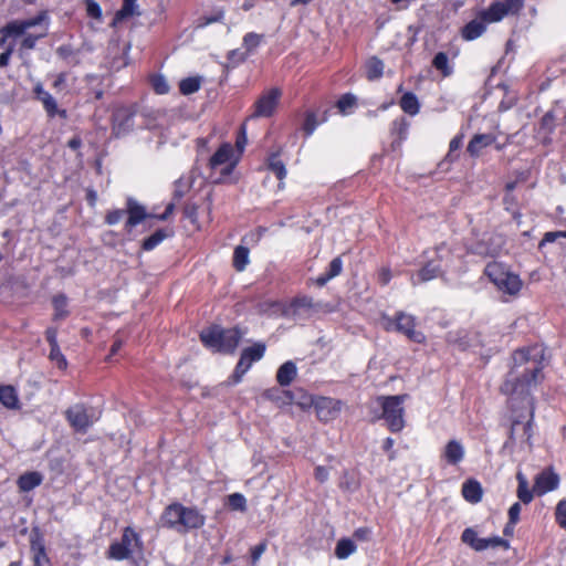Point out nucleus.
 <instances>
[{"mask_svg":"<svg viewBox=\"0 0 566 566\" xmlns=\"http://www.w3.org/2000/svg\"><path fill=\"white\" fill-rule=\"evenodd\" d=\"M545 348L542 345L516 350L501 391L512 409L511 439L528 442L532 437L534 401L532 391L544 379Z\"/></svg>","mask_w":566,"mask_h":566,"instance_id":"nucleus-1","label":"nucleus"},{"mask_svg":"<svg viewBox=\"0 0 566 566\" xmlns=\"http://www.w3.org/2000/svg\"><path fill=\"white\" fill-rule=\"evenodd\" d=\"M49 27L50 17L45 11L32 18L14 21L2 30L3 35L0 39V46L4 45L8 39L13 41L21 39L22 48L30 50L39 39L48 34Z\"/></svg>","mask_w":566,"mask_h":566,"instance_id":"nucleus-2","label":"nucleus"},{"mask_svg":"<svg viewBox=\"0 0 566 566\" xmlns=\"http://www.w3.org/2000/svg\"><path fill=\"white\" fill-rule=\"evenodd\" d=\"M239 160V151H235L233 145L229 143L222 144L209 160L211 177L218 182L226 181Z\"/></svg>","mask_w":566,"mask_h":566,"instance_id":"nucleus-3","label":"nucleus"},{"mask_svg":"<svg viewBox=\"0 0 566 566\" xmlns=\"http://www.w3.org/2000/svg\"><path fill=\"white\" fill-rule=\"evenodd\" d=\"M485 275L505 294L515 295L522 287V281L517 274L512 272L505 264L491 262L485 268Z\"/></svg>","mask_w":566,"mask_h":566,"instance_id":"nucleus-4","label":"nucleus"},{"mask_svg":"<svg viewBox=\"0 0 566 566\" xmlns=\"http://www.w3.org/2000/svg\"><path fill=\"white\" fill-rule=\"evenodd\" d=\"M407 398V395H397L381 396L376 399L377 405L382 409V418L386 420L389 429L394 432H399L405 427L403 403Z\"/></svg>","mask_w":566,"mask_h":566,"instance_id":"nucleus-5","label":"nucleus"},{"mask_svg":"<svg viewBox=\"0 0 566 566\" xmlns=\"http://www.w3.org/2000/svg\"><path fill=\"white\" fill-rule=\"evenodd\" d=\"M381 326L388 332H398L415 343H424L426 336L416 329V318L406 313H399L396 317L382 316Z\"/></svg>","mask_w":566,"mask_h":566,"instance_id":"nucleus-6","label":"nucleus"},{"mask_svg":"<svg viewBox=\"0 0 566 566\" xmlns=\"http://www.w3.org/2000/svg\"><path fill=\"white\" fill-rule=\"evenodd\" d=\"M142 552V542L133 528H125L122 541L113 543L108 551V556L113 559L122 560L133 558Z\"/></svg>","mask_w":566,"mask_h":566,"instance_id":"nucleus-7","label":"nucleus"},{"mask_svg":"<svg viewBox=\"0 0 566 566\" xmlns=\"http://www.w3.org/2000/svg\"><path fill=\"white\" fill-rule=\"evenodd\" d=\"M66 419L71 427L76 431H86L99 418V411L84 405L70 407L66 412Z\"/></svg>","mask_w":566,"mask_h":566,"instance_id":"nucleus-8","label":"nucleus"},{"mask_svg":"<svg viewBox=\"0 0 566 566\" xmlns=\"http://www.w3.org/2000/svg\"><path fill=\"white\" fill-rule=\"evenodd\" d=\"M523 8V0H500L481 11V19L488 23H496L509 14H516Z\"/></svg>","mask_w":566,"mask_h":566,"instance_id":"nucleus-9","label":"nucleus"},{"mask_svg":"<svg viewBox=\"0 0 566 566\" xmlns=\"http://www.w3.org/2000/svg\"><path fill=\"white\" fill-rule=\"evenodd\" d=\"M463 543L468 544L471 548L476 552L485 551L489 548H497L502 547L503 549L510 548V543L500 537V536H491L488 538H481L478 536L476 532L472 528H465L462 533Z\"/></svg>","mask_w":566,"mask_h":566,"instance_id":"nucleus-10","label":"nucleus"},{"mask_svg":"<svg viewBox=\"0 0 566 566\" xmlns=\"http://www.w3.org/2000/svg\"><path fill=\"white\" fill-rule=\"evenodd\" d=\"M343 403L340 400L328 397H316V416L321 421L329 422L335 420L340 411Z\"/></svg>","mask_w":566,"mask_h":566,"instance_id":"nucleus-11","label":"nucleus"},{"mask_svg":"<svg viewBox=\"0 0 566 566\" xmlns=\"http://www.w3.org/2000/svg\"><path fill=\"white\" fill-rule=\"evenodd\" d=\"M281 97V91L279 88H271L266 91L255 103L254 117H269L271 116Z\"/></svg>","mask_w":566,"mask_h":566,"instance_id":"nucleus-12","label":"nucleus"},{"mask_svg":"<svg viewBox=\"0 0 566 566\" xmlns=\"http://www.w3.org/2000/svg\"><path fill=\"white\" fill-rule=\"evenodd\" d=\"M559 485V475L547 468L538 473L534 479V493L542 496L548 492L555 491Z\"/></svg>","mask_w":566,"mask_h":566,"instance_id":"nucleus-13","label":"nucleus"},{"mask_svg":"<svg viewBox=\"0 0 566 566\" xmlns=\"http://www.w3.org/2000/svg\"><path fill=\"white\" fill-rule=\"evenodd\" d=\"M465 458V447L459 439H450L441 450V459L449 465H458Z\"/></svg>","mask_w":566,"mask_h":566,"instance_id":"nucleus-14","label":"nucleus"},{"mask_svg":"<svg viewBox=\"0 0 566 566\" xmlns=\"http://www.w3.org/2000/svg\"><path fill=\"white\" fill-rule=\"evenodd\" d=\"M265 352L263 344H254L242 352L241 358L237 365V373L244 375L253 363L259 361Z\"/></svg>","mask_w":566,"mask_h":566,"instance_id":"nucleus-15","label":"nucleus"},{"mask_svg":"<svg viewBox=\"0 0 566 566\" xmlns=\"http://www.w3.org/2000/svg\"><path fill=\"white\" fill-rule=\"evenodd\" d=\"M205 524V515L196 507H182L180 530L199 528Z\"/></svg>","mask_w":566,"mask_h":566,"instance_id":"nucleus-16","label":"nucleus"},{"mask_svg":"<svg viewBox=\"0 0 566 566\" xmlns=\"http://www.w3.org/2000/svg\"><path fill=\"white\" fill-rule=\"evenodd\" d=\"M495 140L496 137L492 134H476L470 140L467 150L472 157H479L483 149L494 144Z\"/></svg>","mask_w":566,"mask_h":566,"instance_id":"nucleus-17","label":"nucleus"},{"mask_svg":"<svg viewBox=\"0 0 566 566\" xmlns=\"http://www.w3.org/2000/svg\"><path fill=\"white\" fill-rule=\"evenodd\" d=\"M31 552L33 554L34 566H51L43 538L39 534H34L31 537Z\"/></svg>","mask_w":566,"mask_h":566,"instance_id":"nucleus-18","label":"nucleus"},{"mask_svg":"<svg viewBox=\"0 0 566 566\" xmlns=\"http://www.w3.org/2000/svg\"><path fill=\"white\" fill-rule=\"evenodd\" d=\"M221 336L222 328L219 326H211L200 334L203 345L212 352H221Z\"/></svg>","mask_w":566,"mask_h":566,"instance_id":"nucleus-19","label":"nucleus"},{"mask_svg":"<svg viewBox=\"0 0 566 566\" xmlns=\"http://www.w3.org/2000/svg\"><path fill=\"white\" fill-rule=\"evenodd\" d=\"M182 507L184 505L179 503L167 506L161 515L163 524L168 527L180 530Z\"/></svg>","mask_w":566,"mask_h":566,"instance_id":"nucleus-20","label":"nucleus"},{"mask_svg":"<svg viewBox=\"0 0 566 566\" xmlns=\"http://www.w3.org/2000/svg\"><path fill=\"white\" fill-rule=\"evenodd\" d=\"M127 213L128 219L126 221V228L128 229L139 224L143 220H145L148 217L145 208L133 199H129L127 201Z\"/></svg>","mask_w":566,"mask_h":566,"instance_id":"nucleus-21","label":"nucleus"},{"mask_svg":"<svg viewBox=\"0 0 566 566\" xmlns=\"http://www.w3.org/2000/svg\"><path fill=\"white\" fill-rule=\"evenodd\" d=\"M486 24H488V22H485L484 20L481 19V13H480L476 19L470 21L462 29V36L468 41L475 40L485 32Z\"/></svg>","mask_w":566,"mask_h":566,"instance_id":"nucleus-22","label":"nucleus"},{"mask_svg":"<svg viewBox=\"0 0 566 566\" xmlns=\"http://www.w3.org/2000/svg\"><path fill=\"white\" fill-rule=\"evenodd\" d=\"M448 342L459 350H468L474 347L475 336L468 332L450 333Z\"/></svg>","mask_w":566,"mask_h":566,"instance_id":"nucleus-23","label":"nucleus"},{"mask_svg":"<svg viewBox=\"0 0 566 566\" xmlns=\"http://www.w3.org/2000/svg\"><path fill=\"white\" fill-rule=\"evenodd\" d=\"M264 397L277 405V407H284L293 403L294 395L289 390H282L280 388H271L264 392Z\"/></svg>","mask_w":566,"mask_h":566,"instance_id":"nucleus-24","label":"nucleus"},{"mask_svg":"<svg viewBox=\"0 0 566 566\" xmlns=\"http://www.w3.org/2000/svg\"><path fill=\"white\" fill-rule=\"evenodd\" d=\"M241 339V334L238 329H223L221 336V353H232Z\"/></svg>","mask_w":566,"mask_h":566,"instance_id":"nucleus-25","label":"nucleus"},{"mask_svg":"<svg viewBox=\"0 0 566 566\" xmlns=\"http://www.w3.org/2000/svg\"><path fill=\"white\" fill-rule=\"evenodd\" d=\"M42 475L39 472H27L18 479V488L21 492H29L42 483Z\"/></svg>","mask_w":566,"mask_h":566,"instance_id":"nucleus-26","label":"nucleus"},{"mask_svg":"<svg viewBox=\"0 0 566 566\" xmlns=\"http://www.w3.org/2000/svg\"><path fill=\"white\" fill-rule=\"evenodd\" d=\"M463 497L471 503H478L482 499V486L478 481L470 480L462 486Z\"/></svg>","mask_w":566,"mask_h":566,"instance_id":"nucleus-27","label":"nucleus"},{"mask_svg":"<svg viewBox=\"0 0 566 566\" xmlns=\"http://www.w3.org/2000/svg\"><path fill=\"white\" fill-rule=\"evenodd\" d=\"M342 269H343V262H342L340 258L333 259L332 262L329 263L327 272L319 275L318 277H316L315 283L318 286H324L328 281H331L332 279L339 275L342 272Z\"/></svg>","mask_w":566,"mask_h":566,"instance_id":"nucleus-28","label":"nucleus"},{"mask_svg":"<svg viewBox=\"0 0 566 566\" xmlns=\"http://www.w3.org/2000/svg\"><path fill=\"white\" fill-rule=\"evenodd\" d=\"M296 376V366L292 361L284 363L277 370L276 379L282 386L290 385Z\"/></svg>","mask_w":566,"mask_h":566,"instance_id":"nucleus-29","label":"nucleus"},{"mask_svg":"<svg viewBox=\"0 0 566 566\" xmlns=\"http://www.w3.org/2000/svg\"><path fill=\"white\" fill-rule=\"evenodd\" d=\"M516 479H517V482H518L517 497L523 503L528 504L530 502H532L534 495H536L534 493V489L530 490L528 481H527L526 476L522 472H517Z\"/></svg>","mask_w":566,"mask_h":566,"instance_id":"nucleus-30","label":"nucleus"},{"mask_svg":"<svg viewBox=\"0 0 566 566\" xmlns=\"http://www.w3.org/2000/svg\"><path fill=\"white\" fill-rule=\"evenodd\" d=\"M0 403L8 409H15L19 407L18 396L13 387H0Z\"/></svg>","mask_w":566,"mask_h":566,"instance_id":"nucleus-31","label":"nucleus"},{"mask_svg":"<svg viewBox=\"0 0 566 566\" xmlns=\"http://www.w3.org/2000/svg\"><path fill=\"white\" fill-rule=\"evenodd\" d=\"M439 272H440V270L437 265L429 263L423 269H421L417 273V275H413L411 277V282H412V284H418V283L430 281V280L437 277Z\"/></svg>","mask_w":566,"mask_h":566,"instance_id":"nucleus-32","label":"nucleus"},{"mask_svg":"<svg viewBox=\"0 0 566 566\" xmlns=\"http://www.w3.org/2000/svg\"><path fill=\"white\" fill-rule=\"evenodd\" d=\"M355 552H356V545L349 538H343V539L338 541L336 548H335V555L339 559H345Z\"/></svg>","mask_w":566,"mask_h":566,"instance_id":"nucleus-33","label":"nucleus"},{"mask_svg":"<svg viewBox=\"0 0 566 566\" xmlns=\"http://www.w3.org/2000/svg\"><path fill=\"white\" fill-rule=\"evenodd\" d=\"M400 106L403 112L409 115H416L419 112V102L416 95L411 93H406L400 99Z\"/></svg>","mask_w":566,"mask_h":566,"instance_id":"nucleus-34","label":"nucleus"},{"mask_svg":"<svg viewBox=\"0 0 566 566\" xmlns=\"http://www.w3.org/2000/svg\"><path fill=\"white\" fill-rule=\"evenodd\" d=\"M384 63L377 57H371L366 63V74L368 80H376L382 75Z\"/></svg>","mask_w":566,"mask_h":566,"instance_id":"nucleus-35","label":"nucleus"},{"mask_svg":"<svg viewBox=\"0 0 566 566\" xmlns=\"http://www.w3.org/2000/svg\"><path fill=\"white\" fill-rule=\"evenodd\" d=\"M233 264L238 271H243L249 264V250L242 245L235 248Z\"/></svg>","mask_w":566,"mask_h":566,"instance_id":"nucleus-36","label":"nucleus"},{"mask_svg":"<svg viewBox=\"0 0 566 566\" xmlns=\"http://www.w3.org/2000/svg\"><path fill=\"white\" fill-rule=\"evenodd\" d=\"M137 14L136 0H124L122 9L116 13L114 23Z\"/></svg>","mask_w":566,"mask_h":566,"instance_id":"nucleus-37","label":"nucleus"},{"mask_svg":"<svg viewBox=\"0 0 566 566\" xmlns=\"http://www.w3.org/2000/svg\"><path fill=\"white\" fill-rule=\"evenodd\" d=\"M268 167L270 170H272L277 179L282 182L283 179L286 177V169H285V166L284 164L280 160V158L277 157V155H272L269 159H268Z\"/></svg>","mask_w":566,"mask_h":566,"instance_id":"nucleus-38","label":"nucleus"},{"mask_svg":"<svg viewBox=\"0 0 566 566\" xmlns=\"http://www.w3.org/2000/svg\"><path fill=\"white\" fill-rule=\"evenodd\" d=\"M228 505L233 511L244 512L247 510V499L241 493H232L228 496Z\"/></svg>","mask_w":566,"mask_h":566,"instance_id":"nucleus-39","label":"nucleus"},{"mask_svg":"<svg viewBox=\"0 0 566 566\" xmlns=\"http://www.w3.org/2000/svg\"><path fill=\"white\" fill-rule=\"evenodd\" d=\"M356 105V97L352 94H346L337 102V108L344 115L350 114Z\"/></svg>","mask_w":566,"mask_h":566,"instance_id":"nucleus-40","label":"nucleus"},{"mask_svg":"<svg viewBox=\"0 0 566 566\" xmlns=\"http://www.w3.org/2000/svg\"><path fill=\"white\" fill-rule=\"evenodd\" d=\"M293 403H296L303 410H307L312 407H316V397L300 391V395L297 397L294 396Z\"/></svg>","mask_w":566,"mask_h":566,"instance_id":"nucleus-41","label":"nucleus"},{"mask_svg":"<svg viewBox=\"0 0 566 566\" xmlns=\"http://www.w3.org/2000/svg\"><path fill=\"white\" fill-rule=\"evenodd\" d=\"M168 237H169L168 232H166L164 230H159V231L155 232L153 235H150L149 238H147L144 241L143 247L145 250H148V251L153 250Z\"/></svg>","mask_w":566,"mask_h":566,"instance_id":"nucleus-42","label":"nucleus"},{"mask_svg":"<svg viewBox=\"0 0 566 566\" xmlns=\"http://www.w3.org/2000/svg\"><path fill=\"white\" fill-rule=\"evenodd\" d=\"M179 87L182 94H192L199 90L200 81L197 77H188L180 82Z\"/></svg>","mask_w":566,"mask_h":566,"instance_id":"nucleus-43","label":"nucleus"},{"mask_svg":"<svg viewBox=\"0 0 566 566\" xmlns=\"http://www.w3.org/2000/svg\"><path fill=\"white\" fill-rule=\"evenodd\" d=\"M433 65L437 70L441 71L444 76L451 74V69L449 66V59L447 54L440 52L433 59Z\"/></svg>","mask_w":566,"mask_h":566,"instance_id":"nucleus-44","label":"nucleus"},{"mask_svg":"<svg viewBox=\"0 0 566 566\" xmlns=\"http://www.w3.org/2000/svg\"><path fill=\"white\" fill-rule=\"evenodd\" d=\"M66 298L62 295H57L53 298V307H54V316L56 318H62L66 315Z\"/></svg>","mask_w":566,"mask_h":566,"instance_id":"nucleus-45","label":"nucleus"},{"mask_svg":"<svg viewBox=\"0 0 566 566\" xmlns=\"http://www.w3.org/2000/svg\"><path fill=\"white\" fill-rule=\"evenodd\" d=\"M50 359L60 369H65L67 366V361L64 355L61 353L59 346L51 347Z\"/></svg>","mask_w":566,"mask_h":566,"instance_id":"nucleus-46","label":"nucleus"},{"mask_svg":"<svg viewBox=\"0 0 566 566\" xmlns=\"http://www.w3.org/2000/svg\"><path fill=\"white\" fill-rule=\"evenodd\" d=\"M153 88L158 94H166L169 91V85L167 80L161 75H155L151 77Z\"/></svg>","mask_w":566,"mask_h":566,"instance_id":"nucleus-47","label":"nucleus"},{"mask_svg":"<svg viewBox=\"0 0 566 566\" xmlns=\"http://www.w3.org/2000/svg\"><path fill=\"white\" fill-rule=\"evenodd\" d=\"M555 518L558 525L566 530V500L558 502L555 511Z\"/></svg>","mask_w":566,"mask_h":566,"instance_id":"nucleus-48","label":"nucleus"},{"mask_svg":"<svg viewBox=\"0 0 566 566\" xmlns=\"http://www.w3.org/2000/svg\"><path fill=\"white\" fill-rule=\"evenodd\" d=\"M261 42V35L256 33H249L243 39V46L245 48L247 52H251L254 50Z\"/></svg>","mask_w":566,"mask_h":566,"instance_id":"nucleus-49","label":"nucleus"},{"mask_svg":"<svg viewBox=\"0 0 566 566\" xmlns=\"http://www.w3.org/2000/svg\"><path fill=\"white\" fill-rule=\"evenodd\" d=\"M86 13L88 17L101 20L102 9L95 0H85Z\"/></svg>","mask_w":566,"mask_h":566,"instance_id":"nucleus-50","label":"nucleus"},{"mask_svg":"<svg viewBox=\"0 0 566 566\" xmlns=\"http://www.w3.org/2000/svg\"><path fill=\"white\" fill-rule=\"evenodd\" d=\"M462 143H463V136L462 135H458L455 137H453L450 142V145H449V154L447 155V158L450 160V161H453L455 158L452 156V153L460 149V147L462 146Z\"/></svg>","mask_w":566,"mask_h":566,"instance_id":"nucleus-51","label":"nucleus"},{"mask_svg":"<svg viewBox=\"0 0 566 566\" xmlns=\"http://www.w3.org/2000/svg\"><path fill=\"white\" fill-rule=\"evenodd\" d=\"M266 551V544L260 543L256 546L251 548V560L252 565H256V563L260 560L261 556Z\"/></svg>","mask_w":566,"mask_h":566,"instance_id":"nucleus-52","label":"nucleus"},{"mask_svg":"<svg viewBox=\"0 0 566 566\" xmlns=\"http://www.w3.org/2000/svg\"><path fill=\"white\" fill-rule=\"evenodd\" d=\"M521 504L520 503H514L510 510H509V520L511 522L512 525H515L518 520H520V513H521Z\"/></svg>","mask_w":566,"mask_h":566,"instance_id":"nucleus-53","label":"nucleus"},{"mask_svg":"<svg viewBox=\"0 0 566 566\" xmlns=\"http://www.w3.org/2000/svg\"><path fill=\"white\" fill-rule=\"evenodd\" d=\"M124 217L123 210H113L107 213L106 222L111 226L118 223Z\"/></svg>","mask_w":566,"mask_h":566,"instance_id":"nucleus-54","label":"nucleus"},{"mask_svg":"<svg viewBox=\"0 0 566 566\" xmlns=\"http://www.w3.org/2000/svg\"><path fill=\"white\" fill-rule=\"evenodd\" d=\"M245 145H247L245 128L242 127L241 136L237 139L235 146H233L235 151H239V159L242 156Z\"/></svg>","mask_w":566,"mask_h":566,"instance_id":"nucleus-55","label":"nucleus"},{"mask_svg":"<svg viewBox=\"0 0 566 566\" xmlns=\"http://www.w3.org/2000/svg\"><path fill=\"white\" fill-rule=\"evenodd\" d=\"M13 46L14 44L10 42L7 50L0 54V67L8 65Z\"/></svg>","mask_w":566,"mask_h":566,"instance_id":"nucleus-56","label":"nucleus"},{"mask_svg":"<svg viewBox=\"0 0 566 566\" xmlns=\"http://www.w3.org/2000/svg\"><path fill=\"white\" fill-rule=\"evenodd\" d=\"M42 104L50 115L56 112V103L51 95Z\"/></svg>","mask_w":566,"mask_h":566,"instance_id":"nucleus-57","label":"nucleus"},{"mask_svg":"<svg viewBox=\"0 0 566 566\" xmlns=\"http://www.w3.org/2000/svg\"><path fill=\"white\" fill-rule=\"evenodd\" d=\"M315 478L316 480H318L319 482H324L327 480L328 478V471L326 468L324 467H317L315 469Z\"/></svg>","mask_w":566,"mask_h":566,"instance_id":"nucleus-58","label":"nucleus"},{"mask_svg":"<svg viewBox=\"0 0 566 566\" xmlns=\"http://www.w3.org/2000/svg\"><path fill=\"white\" fill-rule=\"evenodd\" d=\"M315 117L314 115H308L305 122V129L308 134H311L315 129Z\"/></svg>","mask_w":566,"mask_h":566,"instance_id":"nucleus-59","label":"nucleus"},{"mask_svg":"<svg viewBox=\"0 0 566 566\" xmlns=\"http://www.w3.org/2000/svg\"><path fill=\"white\" fill-rule=\"evenodd\" d=\"M46 338L51 347L59 346L56 342V332L54 329H49L46 332Z\"/></svg>","mask_w":566,"mask_h":566,"instance_id":"nucleus-60","label":"nucleus"},{"mask_svg":"<svg viewBox=\"0 0 566 566\" xmlns=\"http://www.w3.org/2000/svg\"><path fill=\"white\" fill-rule=\"evenodd\" d=\"M560 233L562 232H559V231L558 232H547V233H545L544 239L542 241V244L546 243V242H554L557 238L560 237Z\"/></svg>","mask_w":566,"mask_h":566,"instance_id":"nucleus-61","label":"nucleus"},{"mask_svg":"<svg viewBox=\"0 0 566 566\" xmlns=\"http://www.w3.org/2000/svg\"><path fill=\"white\" fill-rule=\"evenodd\" d=\"M379 279L382 284H387L391 279V272L389 269H382L379 274Z\"/></svg>","mask_w":566,"mask_h":566,"instance_id":"nucleus-62","label":"nucleus"},{"mask_svg":"<svg viewBox=\"0 0 566 566\" xmlns=\"http://www.w3.org/2000/svg\"><path fill=\"white\" fill-rule=\"evenodd\" d=\"M398 9H406L410 0H390Z\"/></svg>","mask_w":566,"mask_h":566,"instance_id":"nucleus-63","label":"nucleus"},{"mask_svg":"<svg viewBox=\"0 0 566 566\" xmlns=\"http://www.w3.org/2000/svg\"><path fill=\"white\" fill-rule=\"evenodd\" d=\"M172 209H174V205L172 203H169L166 208V211L164 214L159 216V219L161 220H165L168 218V216L172 212Z\"/></svg>","mask_w":566,"mask_h":566,"instance_id":"nucleus-64","label":"nucleus"}]
</instances>
